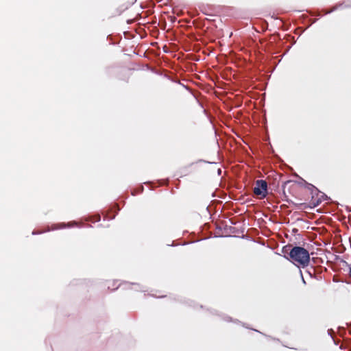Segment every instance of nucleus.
Here are the masks:
<instances>
[{"label":"nucleus","mask_w":351,"mask_h":351,"mask_svg":"<svg viewBox=\"0 0 351 351\" xmlns=\"http://www.w3.org/2000/svg\"><path fill=\"white\" fill-rule=\"evenodd\" d=\"M291 261L298 267H306L310 262V254L307 250L300 246L293 247L290 252Z\"/></svg>","instance_id":"obj_1"},{"label":"nucleus","mask_w":351,"mask_h":351,"mask_svg":"<svg viewBox=\"0 0 351 351\" xmlns=\"http://www.w3.org/2000/svg\"><path fill=\"white\" fill-rule=\"evenodd\" d=\"M254 193L258 196L260 199L266 197L267 195V183L265 180H258L256 182L254 188Z\"/></svg>","instance_id":"obj_2"},{"label":"nucleus","mask_w":351,"mask_h":351,"mask_svg":"<svg viewBox=\"0 0 351 351\" xmlns=\"http://www.w3.org/2000/svg\"><path fill=\"white\" fill-rule=\"evenodd\" d=\"M74 223L75 224L76 223L75 222L68 223L67 224H66L64 223H62L56 225V226L53 227L52 228V230H57V229L63 228H65V227H71L72 225L74 224Z\"/></svg>","instance_id":"obj_3"},{"label":"nucleus","mask_w":351,"mask_h":351,"mask_svg":"<svg viewBox=\"0 0 351 351\" xmlns=\"http://www.w3.org/2000/svg\"><path fill=\"white\" fill-rule=\"evenodd\" d=\"M307 188L309 189V190H311L313 191V190H315V191H317V189L315 187V186H313V184H308L307 183Z\"/></svg>","instance_id":"obj_4"},{"label":"nucleus","mask_w":351,"mask_h":351,"mask_svg":"<svg viewBox=\"0 0 351 351\" xmlns=\"http://www.w3.org/2000/svg\"><path fill=\"white\" fill-rule=\"evenodd\" d=\"M336 9H337V8H334L332 10L328 11V12H326V14L330 13V12H332V11H334Z\"/></svg>","instance_id":"obj_5"},{"label":"nucleus","mask_w":351,"mask_h":351,"mask_svg":"<svg viewBox=\"0 0 351 351\" xmlns=\"http://www.w3.org/2000/svg\"><path fill=\"white\" fill-rule=\"evenodd\" d=\"M40 232H37L36 231H33L32 232V234H39Z\"/></svg>","instance_id":"obj_6"},{"label":"nucleus","mask_w":351,"mask_h":351,"mask_svg":"<svg viewBox=\"0 0 351 351\" xmlns=\"http://www.w3.org/2000/svg\"><path fill=\"white\" fill-rule=\"evenodd\" d=\"M100 220V217H97V219L95 220V221H99Z\"/></svg>","instance_id":"obj_7"},{"label":"nucleus","mask_w":351,"mask_h":351,"mask_svg":"<svg viewBox=\"0 0 351 351\" xmlns=\"http://www.w3.org/2000/svg\"><path fill=\"white\" fill-rule=\"evenodd\" d=\"M349 272H350V275L351 276V267H350V271H349Z\"/></svg>","instance_id":"obj_8"},{"label":"nucleus","mask_w":351,"mask_h":351,"mask_svg":"<svg viewBox=\"0 0 351 351\" xmlns=\"http://www.w3.org/2000/svg\"><path fill=\"white\" fill-rule=\"evenodd\" d=\"M118 288V287L114 288L112 290H116Z\"/></svg>","instance_id":"obj_9"}]
</instances>
